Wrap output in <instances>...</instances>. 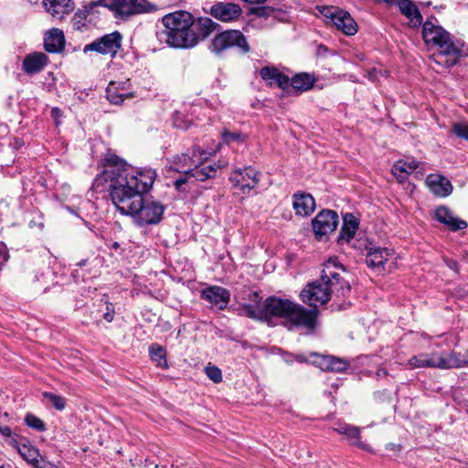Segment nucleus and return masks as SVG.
I'll return each instance as SVG.
<instances>
[{"label":"nucleus","instance_id":"f257e3e1","mask_svg":"<svg viewBox=\"0 0 468 468\" xmlns=\"http://www.w3.org/2000/svg\"><path fill=\"white\" fill-rule=\"evenodd\" d=\"M103 171L93 184L104 182L111 199L122 214L133 218L137 226L156 225L161 222L165 206L146 194L152 188L156 173L154 169L134 172L127 163L112 153L102 160Z\"/></svg>","mask_w":468,"mask_h":468},{"label":"nucleus","instance_id":"f03ea898","mask_svg":"<svg viewBox=\"0 0 468 468\" xmlns=\"http://www.w3.org/2000/svg\"><path fill=\"white\" fill-rule=\"evenodd\" d=\"M318 310H308L303 305L276 296H269L262 306H245V315L251 319L267 321L272 317L286 319L285 325L289 330L303 328L313 332L317 325Z\"/></svg>","mask_w":468,"mask_h":468},{"label":"nucleus","instance_id":"7ed1b4c3","mask_svg":"<svg viewBox=\"0 0 468 468\" xmlns=\"http://www.w3.org/2000/svg\"><path fill=\"white\" fill-rule=\"evenodd\" d=\"M345 272V267L337 261V259L330 258L321 271L320 279L309 282L300 293L303 303L317 310L320 305L327 303L332 294L337 297H346L351 291V286L346 281L340 271Z\"/></svg>","mask_w":468,"mask_h":468},{"label":"nucleus","instance_id":"20e7f679","mask_svg":"<svg viewBox=\"0 0 468 468\" xmlns=\"http://www.w3.org/2000/svg\"><path fill=\"white\" fill-rule=\"evenodd\" d=\"M422 37L427 46L439 49L435 58L438 64L450 68L457 63L463 44L455 40L442 27L431 21L424 22L422 24Z\"/></svg>","mask_w":468,"mask_h":468},{"label":"nucleus","instance_id":"39448f33","mask_svg":"<svg viewBox=\"0 0 468 468\" xmlns=\"http://www.w3.org/2000/svg\"><path fill=\"white\" fill-rule=\"evenodd\" d=\"M164 30L158 33L161 41L173 48H188L197 45V37L191 31L193 16L186 11H176L162 18Z\"/></svg>","mask_w":468,"mask_h":468},{"label":"nucleus","instance_id":"423d86ee","mask_svg":"<svg viewBox=\"0 0 468 468\" xmlns=\"http://www.w3.org/2000/svg\"><path fill=\"white\" fill-rule=\"evenodd\" d=\"M408 364L413 367H431L439 369H451L468 367V360L462 359L460 353L450 352L442 354L433 352L421 353L409 359Z\"/></svg>","mask_w":468,"mask_h":468},{"label":"nucleus","instance_id":"0eeeda50","mask_svg":"<svg viewBox=\"0 0 468 468\" xmlns=\"http://www.w3.org/2000/svg\"><path fill=\"white\" fill-rule=\"evenodd\" d=\"M94 5L111 10L114 17L127 20L132 16L155 12L158 8L148 0H98Z\"/></svg>","mask_w":468,"mask_h":468},{"label":"nucleus","instance_id":"6e6552de","mask_svg":"<svg viewBox=\"0 0 468 468\" xmlns=\"http://www.w3.org/2000/svg\"><path fill=\"white\" fill-rule=\"evenodd\" d=\"M236 48L240 54L245 55L250 51L247 37L239 30H225L217 34L209 45V50L218 57L223 56L225 51Z\"/></svg>","mask_w":468,"mask_h":468},{"label":"nucleus","instance_id":"1a4fd4ad","mask_svg":"<svg viewBox=\"0 0 468 468\" xmlns=\"http://www.w3.org/2000/svg\"><path fill=\"white\" fill-rule=\"evenodd\" d=\"M208 155L209 154L207 151L202 150L199 146H194L191 156H189L188 154H181L174 156L170 161L171 165L169 169L190 176V172L194 166H197L199 163L207 160Z\"/></svg>","mask_w":468,"mask_h":468},{"label":"nucleus","instance_id":"9d476101","mask_svg":"<svg viewBox=\"0 0 468 468\" xmlns=\"http://www.w3.org/2000/svg\"><path fill=\"white\" fill-rule=\"evenodd\" d=\"M122 34L119 31H113L87 44L83 48V52L95 51L103 55H111L113 58L122 47Z\"/></svg>","mask_w":468,"mask_h":468},{"label":"nucleus","instance_id":"9b49d317","mask_svg":"<svg viewBox=\"0 0 468 468\" xmlns=\"http://www.w3.org/2000/svg\"><path fill=\"white\" fill-rule=\"evenodd\" d=\"M338 225V215L330 209L320 211L312 220L314 235L317 239L326 236L336 229Z\"/></svg>","mask_w":468,"mask_h":468},{"label":"nucleus","instance_id":"f8f14e48","mask_svg":"<svg viewBox=\"0 0 468 468\" xmlns=\"http://www.w3.org/2000/svg\"><path fill=\"white\" fill-rule=\"evenodd\" d=\"M261 174L252 167L239 168L230 174L229 180L236 187H239L243 192L245 190H251L257 186L260 182Z\"/></svg>","mask_w":468,"mask_h":468},{"label":"nucleus","instance_id":"ddd939ff","mask_svg":"<svg viewBox=\"0 0 468 468\" xmlns=\"http://www.w3.org/2000/svg\"><path fill=\"white\" fill-rule=\"evenodd\" d=\"M200 297L218 310H225L230 300V292L224 287L213 285L203 289Z\"/></svg>","mask_w":468,"mask_h":468},{"label":"nucleus","instance_id":"4468645a","mask_svg":"<svg viewBox=\"0 0 468 468\" xmlns=\"http://www.w3.org/2000/svg\"><path fill=\"white\" fill-rule=\"evenodd\" d=\"M241 13L242 10L239 5L229 2H218L209 8V14L222 22L238 20Z\"/></svg>","mask_w":468,"mask_h":468},{"label":"nucleus","instance_id":"2eb2a0df","mask_svg":"<svg viewBox=\"0 0 468 468\" xmlns=\"http://www.w3.org/2000/svg\"><path fill=\"white\" fill-rule=\"evenodd\" d=\"M329 17L336 28L346 35L353 36L357 32V25L348 12L335 9L330 12Z\"/></svg>","mask_w":468,"mask_h":468},{"label":"nucleus","instance_id":"dca6fc26","mask_svg":"<svg viewBox=\"0 0 468 468\" xmlns=\"http://www.w3.org/2000/svg\"><path fill=\"white\" fill-rule=\"evenodd\" d=\"M425 183L430 191L439 197H446L450 196L453 189L451 181L445 176L438 174L429 175Z\"/></svg>","mask_w":468,"mask_h":468},{"label":"nucleus","instance_id":"f3484780","mask_svg":"<svg viewBox=\"0 0 468 468\" xmlns=\"http://www.w3.org/2000/svg\"><path fill=\"white\" fill-rule=\"evenodd\" d=\"M261 78L269 87L275 84L278 88L286 90L289 88V77L272 66H266L260 69Z\"/></svg>","mask_w":468,"mask_h":468},{"label":"nucleus","instance_id":"a211bd4d","mask_svg":"<svg viewBox=\"0 0 468 468\" xmlns=\"http://www.w3.org/2000/svg\"><path fill=\"white\" fill-rule=\"evenodd\" d=\"M435 218L441 224L447 226L452 231L465 229L468 224L465 220L453 216V213L446 206L438 207L435 211Z\"/></svg>","mask_w":468,"mask_h":468},{"label":"nucleus","instance_id":"6ab92c4d","mask_svg":"<svg viewBox=\"0 0 468 468\" xmlns=\"http://www.w3.org/2000/svg\"><path fill=\"white\" fill-rule=\"evenodd\" d=\"M48 61V58L45 53L33 52L25 57L22 69L27 74L33 75L40 72L46 67Z\"/></svg>","mask_w":468,"mask_h":468},{"label":"nucleus","instance_id":"aec40b11","mask_svg":"<svg viewBox=\"0 0 468 468\" xmlns=\"http://www.w3.org/2000/svg\"><path fill=\"white\" fill-rule=\"evenodd\" d=\"M316 80L314 74L300 72L289 78V87L291 86L296 94H302L313 89Z\"/></svg>","mask_w":468,"mask_h":468},{"label":"nucleus","instance_id":"412c9836","mask_svg":"<svg viewBox=\"0 0 468 468\" xmlns=\"http://www.w3.org/2000/svg\"><path fill=\"white\" fill-rule=\"evenodd\" d=\"M292 207L297 215L305 217L314 212L315 208V202L312 195L295 193L292 196Z\"/></svg>","mask_w":468,"mask_h":468},{"label":"nucleus","instance_id":"4be33fe9","mask_svg":"<svg viewBox=\"0 0 468 468\" xmlns=\"http://www.w3.org/2000/svg\"><path fill=\"white\" fill-rule=\"evenodd\" d=\"M218 27V25L209 17H199L197 20L193 18L191 31L197 37V44L208 37Z\"/></svg>","mask_w":468,"mask_h":468},{"label":"nucleus","instance_id":"5701e85b","mask_svg":"<svg viewBox=\"0 0 468 468\" xmlns=\"http://www.w3.org/2000/svg\"><path fill=\"white\" fill-rule=\"evenodd\" d=\"M64 34L58 28L49 30L44 38V48L49 53H58L64 48Z\"/></svg>","mask_w":468,"mask_h":468},{"label":"nucleus","instance_id":"b1692460","mask_svg":"<svg viewBox=\"0 0 468 468\" xmlns=\"http://www.w3.org/2000/svg\"><path fill=\"white\" fill-rule=\"evenodd\" d=\"M398 6L400 13L410 19L412 27H418L422 24V16L412 0H399Z\"/></svg>","mask_w":468,"mask_h":468},{"label":"nucleus","instance_id":"393cba45","mask_svg":"<svg viewBox=\"0 0 468 468\" xmlns=\"http://www.w3.org/2000/svg\"><path fill=\"white\" fill-rule=\"evenodd\" d=\"M46 10L53 16L62 18L73 9L71 0H43Z\"/></svg>","mask_w":468,"mask_h":468},{"label":"nucleus","instance_id":"a878e982","mask_svg":"<svg viewBox=\"0 0 468 468\" xmlns=\"http://www.w3.org/2000/svg\"><path fill=\"white\" fill-rule=\"evenodd\" d=\"M389 250L386 248L371 247L367 250L366 263L370 268L381 267L388 261Z\"/></svg>","mask_w":468,"mask_h":468},{"label":"nucleus","instance_id":"bb28decb","mask_svg":"<svg viewBox=\"0 0 468 468\" xmlns=\"http://www.w3.org/2000/svg\"><path fill=\"white\" fill-rule=\"evenodd\" d=\"M221 167V165L213 164L203 165V162L199 163L197 166H194L192 171L190 172V176L197 181H206L209 178L216 177L218 170Z\"/></svg>","mask_w":468,"mask_h":468},{"label":"nucleus","instance_id":"cd10ccee","mask_svg":"<svg viewBox=\"0 0 468 468\" xmlns=\"http://www.w3.org/2000/svg\"><path fill=\"white\" fill-rule=\"evenodd\" d=\"M20 456L27 461L28 463L34 465L37 468H47L46 465H39L40 457L39 451L27 439L17 452Z\"/></svg>","mask_w":468,"mask_h":468},{"label":"nucleus","instance_id":"c85d7f7f","mask_svg":"<svg viewBox=\"0 0 468 468\" xmlns=\"http://www.w3.org/2000/svg\"><path fill=\"white\" fill-rule=\"evenodd\" d=\"M320 367L326 371L344 372L349 367V362L333 356H321Z\"/></svg>","mask_w":468,"mask_h":468},{"label":"nucleus","instance_id":"c756f323","mask_svg":"<svg viewBox=\"0 0 468 468\" xmlns=\"http://www.w3.org/2000/svg\"><path fill=\"white\" fill-rule=\"evenodd\" d=\"M149 356L152 362L155 364L157 367L162 369H167L169 367L167 362V353L164 346L159 344H151L148 347Z\"/></svg>","mask_w":468,"mask_h":468},{"label":"nucleus","instance_id":"7c9ffc66","mask_svg":"<svg viewBox=\"0 0 468 468\" xmlns=\"http://www.w3.org/2000/svg\"><path fill=\"white\" fill-rule=\"evenodd\" d=\"M358 222L352 214H346L344 223L340 230L339 239L349 241L356 232Z\"/></svg>","mask_w":468,"mask_h":468},{"label":"nucleus","instance_id":"2f4dec72","mask_svg":"<svg viewBox=\"0 0 468 468\" xmlns=\"http://www.w3.org/2000/svg\"><path fill=\"white\" fill-rule=\"evenodd\" d=\"M119 87L120 84L111 81L106 89V97L112 104H120L126 97L130 96L127 93H120Z\"/></svg>","mask_w":468,"mask_h":468},{"label":"nucleus","instance_id":"473e14b6","mask_svg":"<svg viewBox=\"0 0 468 468\" xmlns=\"http://www.w3.org/2000/svg\"><path fill=\"white\" fill-rule=\"evenodd\" d=\"M346 438L350 441V443L356 445V447L365 450L370 451V447L365 442L360 441V430L357 427L350 426L346 432Z\"/></svg>","mask_w":468,"mask_h":468},{"label":"nucleus","instance_id":"72a5a7b5","mask_svg":"<svg viewBox=\"0 0 468 468\" xmlns=\"http://www.w3.org/2000/svg\"><path fill=\"white\" fill-rule=\"evenodd\" d=\"M222 140L225 144H231V143H245L248 136L246 133H243L241 132H230L228 129H224L221 133Z\"/></svg>","mask_w":468,"mask_h":468},{"label":"nucleus","instance_id":"f704fd0d","mask_svg":"<svg viewBox=\"0 0 468 468\" xmlns=\"http://www.w3.org/2000/svg\"><path fill=\"white\" fill-rule=\"evenodd\" d=\"M405 164H402V160H399L392 166V175L398 179L399 183L405 182L410 175V171L404 167Z\"/></svg>","mask_w":468,"mask_h":468},{"label":"nucleus","instance_id":"c9c22d12","mask_svg":"<svg viewBox=\"0 0 468 468\" xmlns=\"http://www.w3.org/2000/svg\"><path fill=\"white\" fill-rule=\"evenodd\" d=\"M25 422L28 427L37 431H44L47 429L44 421L32 413H27L26 415Z\"/></svg>","mask_w":468,"mask_h":468},{"label":"nucleus","instance_id":"e433bc0d","mask_svg":"<svg viewBox=\"0 0 468 468\" xmlns=\"http://www.w3.org/2000/svg\"><path fill=\"white\" fill-rule=\"evenodd\" d=\"M43 397L49 400L52 406L58 410H63L66 407V399L51 392H44Z\"/></svg>","mask_w":468,"mask_h":468},{"label":"nucleus","instance_id":"4c0bfd02","mask_svg":"<svg viewBox=\"0 0 468 468\" xmlns=\"http://www.w3.org/2000/svg\"><path fill=\"white\" fill-rule=\"evenodd\" d=\"M101 301L106 304V312L103 314V318L109 323L112 322L115 314L114 304L109 302L107 294H103Z\"/></svg>","mask_w":468,"mask_h":468},{"label":"nucleus","instance_id":"58836bf2","mask_svg":"<svg viewBox=\"0 0 468 468\" xmlns=\"http://www.w3.org/2000/svg\"><path fill=\"white\" fill-rule=\"evenodd\" d=\"M207 378L214 383H219L222 381L221 370L216 366H207L205 368Z\"/></svg>","mask_w":468,"mask_h":468},{"label":"nucleus","instance_id":"ea45409f","mask_svg":"<svg viewBox=\"0 0 468 468\" xmlns=\"http://www.w3.org/2000/svg\"><path fill=\"white\" fill-rule=\"evenodd\" d=\"M248 299L250 301V303H244L241 306V310H242L244 314H245V306L246 305H250V306H254V307H257V308L259 307V309L262 306L261 297L260 296L258 292H250L249 296H248Z\"/></svg>","mask_w":468,"mask_h":468},{"label":"nucleus","instance_id":"a19ab883","mask_svg":"<svg viewBox=\"0 0 468 468\" xmlns=\"http://www.w3.org/2000/svg\"><path fill=\"white\" fill-rule=\"evenodd\" d=\"M454 133L464 140L468 141V123L466 122H458L453 126Z\"/></svg>","mask_w":468,"mask_h":468},{"label":"nucleus","instance_id":"79ce46f5","mask_svg":"<svg viewBox=\"0 0 468 468\" xmlns=\"http://www.w3.org/2000/svg\"><path fill=\"white\" fill-rule=\"evenodd\" d=\"M27 441V438L25 437H19L17 435H12L9 437V441H7L10 446H12L14 449H16L17 452L19 448L22 446V444Z\"/></svg>","mask_w":468,"mask_h":468},{"label":"nucleus","instance_id":"37998d69","mask_svg":"<svg viewBox=\"0 0 468 468\" xmlns=\"http://www.w3.org/2000/svg\"><path fill=\"white\" fill-rule=\"evenodd\" d=\"M94 2L90 3L89 6H86L84 9H79L74 15L76 18H80V20L86 19L91 10L97 5H93Z\"/></svg>","mask_w":468,"mask_h":468},{"label":"nucleus","instance_id":"c03bdc74","mask_svg":"<svg viewBox=\"0 0 468 468\" xmlns=\"http://www.w3.org/2000/svg\"><path fill=\"white\" fill-rule=\"evenodd\" d=\"M276 12V10L272 7H270V6H261L259 8L256 9V14L259 16H263V17H269V16H274V13Z\"/></svg>","mask_w":468,"mask_h":468},{"label":"nucleus","instance_id":"a18cd8bd","mask_svg":"<svg viewBox=\"0 0 468 468\" xmlns=\"http://www.w3.org/2000/svg\"><path fill=\"white\" fill-rule=\"evenodd\" d=\"M71 276L76 283L86 281V276L80 269H74L71 272Z\"/></svg>","mask_w":468,"mask_h":468},{"label":"nucleus","instance_id":"49530a36","mask_svg":"<svg viewBox=\"0 0 468 468\" xmlns=\"http://www.w3.org/2000/svg\"><path fill=\"white\" fill-rule=\"evenodd\" d=\"M402 164H405V168L406 170H409L410 171V174L413 171H415L419 165H420V162L412 159V160H410V161H403L402 160Z\"/></svg>","mask_w":468,"mask_h":468},{"label":"nucleus","instance_id":"de8ad7c7","mask_svg":"<svg viewBox=\"0 0 468 468\" xmlns=\"http://www.w3.org/2000/svg\"><path fill=\"white\" fill-rule=\"evenodd\" d=\"M192 176H188L186 174H185L184 176H180L179 178H177L176 181H175V186L177 188V189H180L181 186L186 184L189 178H191Z\"/></svg>","mask_w":468,"mask_h":468},{"label":"nucleus","instance_id":"09e8293b","mask_svg":"<svg viewBox=\"0 0 468 468\" xmlns=\"http://www.w3.org/2000/svg\"><path fill=\"white\" fill-rule=\"evenodd\" d=\"M0 434L4 437L9 438L13 435V431L8 426H0Z\"/></svg>","mask_w":468,"mask_h":468},{"label":"nucleus","instance_id":"8fccbe9b","mask_svg":"<svg viewBox=\"0 0 468 468\" xmlns=\"http://www.w3.org/2000/svg\"><path fill=\"white\" fill-rule=\"evenodd\" d=\"M351 425L348 424H340L338 427L335 428V431H337L339 434L346 435L348 428H350Z\"/></svg>","mask_w":468,"mask_h":468},{"label":"nucleus","instance_id":"3c124183","mask_svg":"<svg viewBox=\"0 0 468 468\" xmlns=\"http://www.w3.org/2000/svg\"><path fill=\"white\" fill-rule=\"evenodd\" d=\"M62 116V112L59 108L54 107L51 109V117L58 121Z\"/></svg>","mask_w":468,"mask_h":468},{"label":"nucleus","instance_id":"603ef678","mask_svg":"<svg viewBox=\"0 0 468 468\" xmlns=\"http://www.w3.org/2000/svg\"><path fill=\"white\" fill-rule=\"evenodd\" d=\"M72 22H73L74 28H76L78 30L81 29V27L85 26V24L82 23V20L75 17V15L73 16Z\"/></svg>","mask_w":468,"mask_h":468},{"label":"nucleus","instance_id":"864d4df0","mask_svg":"<svg viewBox=\"0 0 468 468\" xmlns=\"http://www.w3.org/2000/svg\"><path fill=\"white\" fill-rule=\"evenodd\" d=\"M8 254L0 250V271L2 270L3 265L7 261Z\"/></svg>","mask_w":468,"mask_h":468},{"label":"nucleus","instance_id":"5fc2aeb1","mask_svg":"<svg viewBox=\"0 0 468 468\" xmlns=\"http://www.w3.org/2000/svg\"><path fill=\"white\" fill-rule=\"evenodd\" d=\"M368 79L372 81H374L377 79V69H372L368 71Z\"/></svg>","mask_w":468,"mask_h":468},{"label":"nucleus","instance_id":"6e6d98bb","mask_svg":"<svg viewBox=\"0 0 468 468\" xmlns=\"http://www.w3.org/2000/svg\"><path fill=\"white\" fill-rule=\"evenodd\" d=\"M88 263V260L87 259H84V260H81L80 261H79L76 266L79 268V269H82L84 266H86Z\"/></svg>","mask_w":468,"mask_h":468},{"label":"nucleus","instance_id":"4d7b16f0","mask_svg":"<svg viewBox=\"0 0 468 468\" xmlns=\"http://www.w3.org/2000/svg\"><path fill=\"white\" fill-rule=\"evenodd\" d=\"M175 125L177 127V128H180V129H187L189 127V124H180L177 122V120L176 119L175 122H174Z\"/></svg>","mask_w":468,"mask_h":468},{"label":"nucleus","instance_id":"13d9d810","mask_svg":"<svg viewBox=\"0 0 468 468\" xmlns=\"http://www.w3.org/2000/svg\"><path fill=\"white\" fill-rule=\"evenodd\" d=\"M386 449H388V450H396V449L400 450V446L399 445H396L394 443H389V444L387 445Z\"/></svg>","mask_w":468,"mask_h":468},{"label":"nucleus","instance_id":"bf43d9fd","mask_svg":"<svg viewBox=\"0 0 468 468\" xmlns=\"http://www.w3.org/2000/svg\"><path fill=\"white\" fill-rule=\"evenodd\" d=\"M448 266L452 270H456L458 267V263L455 261H451L448 262Z\"/></svg>","mask_w":468,"mask_h":468},{"label":"nucleus","instance_id":"052dcab7","mask_svg":"<svg viewBox=\"0 0 468 468\" xmlns=\"http://www.w3.org/2000/svg\"><path fill=\"white\" fill-rule=\"evenodd\" d=\"M377 1L385 3L388 5H392L395 4V0H377Z\"/></svg>","mask_w":468,"mask_h":468},{"label":"nucleus","instance_id":"680f3d73","mask_svg":"<svg viewBox=\"0 0 468 468\" xmlns=\"http://www.w3.org/2000/svg\"><path fill=\"white\" fill-rule=\"evenodd\" d=\"M110 248L113 249V250H118L120 248V243L117 242V241H114V242L112 243Z\"/></svg>","mask_w":468,"mask_h":468},{"label":"nucleus","instance_id":"e2e57ef3","mask_svg":"<svg viewBox=\"0 0 468 468\" xmlns=\"http://www.w3.org/2000/svg\"><path fill=\"white\" fill-rule=\"evenodd\" d=\"M377 375L378 377H383V376H386L387 375V372L384 370V369H379L378 372H377Z\"/></svg>","mask_w":468,"mask_h":468},{"label":"nucleus","instance_id":"0e129e2a","mask_svg":"<svg viewBox=\"0 0 468 468\" xmlns=\"http://www.w3.org/2000/svg\"><path fill=\"white\" fill-rule=\"evenodd\" d=\"M296 359H297L298 361H300V362L304 361V359L303 358V356H296Z\"/></svg>","mask_w":468,"mask_h":468},{"label":"nucleus","instance_id":"69168bd1","mask_svg":"<svg viewBox=\"0 0 468 468\" xmlns=\"http://www.w3.org/2000/svg\"><path fill=\"white\" fill-rule=\"evenodd\" d=\"M31 3H37L38 0H29Z\"/></svg>","mask_w":468,"mask_h":468},{"label":"nucleus","instance_id":"338daca9","mask_svg":"<svg viewBox=\"0 0 468 468\" xmlns=\"http://www.w3.org/2000/svg\"><path fill=\"white\" fill-rule=\"evenodd\" d=\"M0 468H5L4 465H1Z\"/></svg>","mask_w":468,"mask_h":468}]
</instances>
